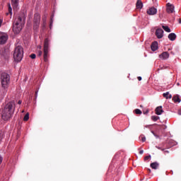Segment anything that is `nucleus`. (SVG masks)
Masks as SVG:
<instances>
[{
	"instance_id": "obj_32",
	"label": "nucleus",
	"mask_w": 181,
	"mask_h": 181,
	"mask_svg": "<svg viewBox=\"0 0 181 181\" xmlns=\"http://www.w3.org/2000/svg\"><path fill=\"white\" fill-rule=\"evenodd\" d=\"M153 135H154V136H156V138H159V136H158L156 134H155L154 132H151Z\"/></svg>"
},
{
	"instance_id": "obj_23",
	"label": "nucleus",
	"mask_w": 181,
	"mask_h": 181,
	"mask_svg": "<svg viewBox=\"0 0 181 181\" xmlns=\"http://www.w3.org/2000/svg\"><path fill=\"white\" fill-rule=\"evenodd\" d=\"M162 28L165 32H167L168 33H170L171 30L168 26L163 25Z\"/></svg>"
},
{
	"instance_id": "obj_17",
	"label": "nucleus",
	"mask_w": 181,
	"mask_h": 181,
	"mask_svg": "<svg viewBox=\"0 0 181 181\" xmlns=\"http://www.w3.org/2000/svg\"><path fill=\"white\" fill-rule=\"evenodd\" d=\"M173 101H174V103H180V96L179 95H174L173 97Z\"/></svg>"
},
{
	"instance_id": "obj_28",
	"label": "nucleus",
	"mask_w": 181,
	"mask_h": 181,
	"mask_svg": "<svg viewBox=\"0 0 181 181\" xmlns=\"http://www.w3.org/2000/svg\"><path fill=\"white\" fill-rule=\"evenodd\" d=\"M160 129H166L167 127L165 124H162L160 126Z\"/></svg>"
},
{
	"instance_id": "obj_11",
	"label": "nucleus",
	"mask_w": 181,
	"mask_h": 181,
	"mask_svg": "<svg viewBox=\"0 0 181 181\" xmlns=\"http://www.w3.org/2000/svg\"><path fill=\"white\" fill-rule=\"evenodd\" d=\"M160 59H162V60H166L167 59H169V52H163L161 54L159 55Z\"/></svg>"
},
{
	"instance_id": "obj_4",
	"label": "nucleus",
	"mask_w": 181,
	"mask_h": 181,
	"mask_svg": "<svg viewBox=\"0 0 181 181\" xmlns=\"http://www.w3.org/2000/svg\"><path fill=\"white\" fill-rule=\"evenodd\" d=\"M13 59L17 62L22 61V59H23V47L22 46L16 47L13 53Z\"/></svg>"
},
{
	"instance_id": "obj_35",
	"label": "nucleus",
	"mask_w": 181,
	"mask_h": 181,
	"mask_svg": "<svg viewBox=\"0 0 181 181\" xmlns=\"http://www.w3.org/2000/svg\"><path fill=\"white\" fill-rule=\"evenodd\" d=\"M178 115H181V109L178 110Z\"/></svg>"
},
{
	"instance_id": "obj_5",
	"label": "nucleus",
	"mask_w": 181,
	"mask_h": 181,
	"mask_svg": "<svg viewBox=\"0 0 181 181\" xmlns=\"http://www.w3.org/2000/svg\"><path fill=\"white\" fill-rule=\"evenodd\" d=\"M50 57V54H49V39L46 38L44 40L43 47V59L45 63L49 62V58Z\"/></svg>"
},
{
	"instance_id": "obj_20",
	"label": "nucleus",
	"mask_w": 181,
	"mask_h": 181,
	"mask_svg": "<svg viewBox=\"0 0 181 181\" xmlns=\"http://www.w3.org/2000/svg\"><path fill=\"white\" fill-rule=\"evenodd\" d=\"M8 12L6 13V16L8 15H11V16H12V7L11 6V4H8Z\"/></svg>"
},
{
	"instance_id": "obj_7",
	"label": "nucleus",
	"mask_w": 181,
	"mask_h": 181,
	"mask_svg": "<svg viewBox=\"0 0 181 181\" xmlns=\"http://www.w3.org/2000/svg\"><path fill=\"white\" fill-rule=\"evenodd\" d=\"M8 40V35L0 33V45H5Z\"/></svg>"
},
{
	"instance_id": "obj_21",
	"label": "nucleus",
	"mask_w": 181,
	"mask_h": 181,
	"mask_svg": "<svg viewBox=\"0 0 181 181\" xmlns=\"http://www.w3.org/2000/svg\"><path fill=\"white\" fill-rule=\"evenodd\" d=\"M163 96L164 97V98H166V100H168V98H172V95L169 93V92H166L165 93L163 94Z\"/></svg>"
},
{
	"instance_id": "obj_18",
	"label": "nucleus",
	"mask_w": 181,
	"mask_h": 181,
	"mask_svg": "<svg viewBox=\"0 0 181 181\" xmlns=\"http://www.w3.org/2000/svg\"><path fill=\"white\" fill-rule=\"evenodd\" d=\"M150 166L152 169L156 170L159 168V163H158V162L152 163H151Z\"/></svg>"
},
{
	"instance_id": "obj_25",
	"label": "nucleus",
	"mask_w": 181,
	"mask_h": 181,
	"mask_svg": "<svg viewBox=\"0 0 181 181\" xmlns=\"http://www.w3.org/2000/svg\"><path fill=\"white\" fill-rule=\"evenodd\" d=\"M42 22H43L42 26H43L44 28H46V16H45L44 17H42Z\"/></svg>"
},
{
	"instance_id": "obj_37",
	"label": "nucleus",
	"mask_w": 181,
	"mask_h": 181,
	"mask_svg": "<svg viewBox=\"0 0 181 181\" xmlns=\"http://www.w3.org/2000/svg\"><path fill=\"white\" fill-rule=\"evenodd\" d=\"M144 112V114H148V112H149V110H146V112Z\"/></svg>"
},
{
	"instance_id": "obj_2",
	"label": "nucleus",
	"mask_w": 181,
	"mask_h": 181,
	"mask_svg": "<svg viewBox=\"0 0 181 181\" xmlns=\"http://www.w3.org/2000/svg\"><path fill=\"white\" fill-rule=\"evenodd\" d=\"M25 25V14H22L21 16H18L13 23V31L18 35L22 30V28Z\"/></svg>"
},
{
	"instance_id": "obj_15",
	"label": "nucleus",
	"mask_w": 181,
	"mask_h": 181,
	"mask_svg": "<svg viewBox=\"0 0 181 181\" xmlns=\"http://www.w3.org/2000/svg\"><path fill=\"white\" fill-rule=\"evenodd\" d=\"M151 47L153 52H156L158 50V42H152Z\"/></svg>"
},
{
	"instance_id": "obj_41",
	"label": "nucleus",
	"mask_w": 181,
	"mask_h": 181,
	"mask_svg": "<svg viewBox=\"0 0 181 181\" xmlns=\"http://www.w3.org/2000/svg\"><path fill=\"white\" fill-rule=\"evenodd\" d=\"M35 95L37 96V91L35 92Z\"/></svg>"
},
{
	"instance_id": "obj_31",
	"label": "nucleus",
	"mask_w": 181,
	"mask_h": 181,
	"mask_svg": "<svg viewBox=\"0 0 181 181\" xmlns=\"http://www.w3.org/2000/svg\"><path fill=\"white\" fill-rule=\"evenodd\" d=\"M141 141H142V142H145V141H146V138L145 136H142Z\"/></svg>"
},
{
	"instance_id": "obj_12",
	"label": "nucleus",
	"mask_w": 181,
	"mask_h": 181,
	"mask_svg": "<svg viewBox=\"0 0 181 181\" xmlns=\"http://www.w3.org/2000/svg\"><path fill=\"white\" fill-rule=\"evenodd\" d=\"M156 114L157 115H162V113L163 112V110L162 109V106H158L155 110Z\"/></svg>"
},
{
	"instance_id": "obj_27",
	"label": "nucleus",
	"mask_w": 181,
	"mask_h": 181,
	"mask_svg": "<svg viewBox=\"0 0 181 181\" xmlns=\"http://www.w3.org/2000/svg\"><path fill=\"white\" fill-rule=\"evenodd\" d=\"M151 119H152V121L156 122V121H158V119H159V117L158 116H152Z\"/></svg>"
},
{
	"instance_id": "obj_9",
	"label": "nucleus",
	"mask_w": 181,
	"mask_h": 181,
	"mask_svg": "<svg viewBox=\"0 0 181 181\" xmlns=\"http://www.w3.org/2000/svg\"><path fill=\"white\" fill-rule=\"evenodd\" d=\"M175 11V6L170 4H167V12L168 13H173Z\"/></svg>"
},
{
	"instance_id": "obj_30",
	"label": "nucleus",
	"mask_w": 181,
	"mask_h": 181,
	"mask_svg": "<svg viewBox=\"0 0 181 181\" xmlns=\"http://www.w3.org/2000/svg\"><path fill=\"white\" fill-rule=\"evenodd\" d=\"M149 159H151V155L144 157V160H149Z\"/></svg>"
},
{
	"instance_id": "obj_42",
	"label": "nucleus",
	"mask_w": 181,
	"mask_h": 181,
	"mask_svg": "<svg viewBox=\"0 0 181 181\" xmlns=\"http://www.w3.org/2000/svg\"><path fill=\"white\" fill-rule=\"evenodd\" d=\"M22 112H25V110H23Z\"/></svg>"
},
{
	"instance_id": "obj_6",
	"label": "nucleus",
	"mask_w": 181,
	"mask_h": 181,
	"mask_svg": "<svg viewBox=\"0 0 181 181\" xmlns=\"http://www.w3.org/2000/svg\"><path fill=\"white\" fill-rule=\"evenodd\" d=\"M33 28L34 29H37L39 26L40 25V14L35 13L34 15V20H33Z\"/></svg>"
},
{
	"instance_id": "obj_1",
	"label": "nucleus",
	"mask_w": 181,
	"mask_h": 181,
	"mask_svg": "<svg viewBox=\"0 0 181 181\" xmlns=\"http://www.w3.org/2000/svg\"><path fill=\"white\" fill-rule=\"evenodd\" d=\"M16 104L15 102L11 101L8 103L4 110H3L1 118L4 121H9L12 118L13 113L15 112Z\"/></svg>"
},
{
	"instance_id": "obj_36",
	"label": "nucleus",
	"mask_w": 181,
	"mask_h": 181,
	"mask_svg": "<svg viewBox=\"0 0 181 181\" xmlns=\"http://www.w3.org/2000/svg\"><path fill=\"white\" fill-rule=\"evenodd\" d=\"M140 155H142L144 153V150H141L139 151Z\"/></svg>"
},
{
	"instance_id": "obj_33",
	"label": "nucleus",
	"mask_w": 181,
	"mask_h": 181,
	"mask_svg": "<svg viewBox=\"0 0 181 181\" xmlns=\"http://www.w3.org/2000/svg\"><path fill=\"white\" fill-rule=\"evenodd\" d=\"M137 79L139 80V81H141V80H142V77L138 76V77H137Z\"/></svg>"
},
{
	"instance_id": "obj_14",
	"label": "nucleus",
	"mask_w": 181,
	"mask_h": 181,
	"mask_svg": "<svg viewBox=\"0 0 181 181\" xmlns=\"http://www.w3.org/2000/svg\"><path fill=\"white\" fill-rule=\"evenodd\" d=\"M176 34H175L174 33H171L168 35V39L169 40H171V42L176 40Z\"/></svg>"
},
{
	"instance_id": "obj_34",
	"label": "nucleus",
	"mask_w": 181,
	"mask_h": 181,
	"mask_svg": "<svg viewBox=\"0 0 181 181\" xmlns=\"http://www.w3.org/2000/svg\"><path fill=\"white\" fill-rule=\"evenodd\" d=\"M2 160H3L2 156H0V165L1 163H2Z\"/></svg>"
},
{
	"instance_id": "obj_39",
	"label": "nucleus",
	"mask_w": 181,
	"mask_h": 181,
	"mask_svg": "<svg viewBox=\"0 0 181 181\" xmlns=\"http://www.w3.org/2000/svg\"><path fill=\"white\" fill-rule=\"evenodd\" d=\"M18 104L19 105L22 104V100H18Z\"/></svg>"
},
{
	"instance_id": "obj_16",
	"label": "nucleus",
	"mask_w": 181,
	"mask_h": 181,
	"mask_svg": "<svg viewBox=\"0 0 181 181\" xmlns=\"http://www.w3.org/2000/svg\"><path fill=\"white\" fill-rule=\"evenodd\" d=\"M11 5L13 9H16V8H18V5H19V0H11Z\"/></svg>"
},
{
	"instance_id": "obj_13",
	"label": "nucleus",
	"mask_w": 181,
	"mask_h": 181,
	"mask_svg": "<svg viewBox=\"0 0 181 181\" xmlns=\"http://www.w3.org/2000/svg\"><path fill=\"white\" fill-rule=\"evenodd\" d=\"M136 7L137 9H142V8H144V4L142 3V1L137 0L136 3Z\"/></svg>"
},
{
	"instance_id": "obj_8",
	"label": "nucleus",
	"mask_w": 181,
	"mask_h": 181,
	"mask_svg": "<svg viewBox=\"0 0 181 181\" xmlns=\"http://www.w3.org/2000/svg\"><path fill=\"white\" fill-rule=\"evenodd\" d=\"M156 35L158 39H162L163 37V30L162 28H158L156 30Z\"/></svg>"
},
{
	"instance_id": "obj_26",
	"label": "nucleus",
	"mask_w": 181,
	"mask_h": 181,
	"mask_svg": "<svg viewBox=\"0 0 181 181\" xmlns=\"http://www.w3.org/2000/svg\"><path fill=\"white\" fill-rule=\"evenodd\" d=\"M29 120V113H26L24 116L23 121H28Z\"/></svg>"
},
{
	"instance_id": "obj_29",
	"label": "nucleus",
	"mask_w": 181,
	"mask_h": 181,
	"mask_svg": "<svg viewBox=\"0 0 181 181\" xmlns=\"http://www.w3.org/2000/svg\"><path fill=\"white\" fill-rule=\"evenodd\" d=\"M30 57L31 59H36V54H31L30 55Z\"/></svg>"
},
{
	"instance_id": "obj_3",
	"label": "nucleus",
	"mask_w": 181,
	"mask_h": 181,
	"mask_svg": "<svg viewBox=\"0 0 181 181\" xmlns=\"http://www.w3.org/2000/svg\"><path fill=\"white\" fill-rule=\"evenodd\" d=\"M11 80V78L9 76V74L6 73H2L1 75V83L3 88V95H5L6 94V90L5 88H8V84H9V81Z\"/></svg>"
},
{
	"instance_id": "obj_24",
	"label": "nucleus",
	"mask_w": 181,
	"mask_h": 181,
	"mask_svg": "<svg viewBox=\"0 0 181 181\" xmlns=\"http://www.w3.org/2000/svg\"><path fill=\"white\" fill-rule=\"evenodd\" d=\"M134 112H135V114H136L137 115H141V114H142V111H141V110H139V109H136V110H134Z\"/></svg>"
},
{
	"instance_id": "obj_19",
	"label": "nucleus",
	"mask_w": 181,
	"mask_h": 181,
	"mask_svg": "<svg viewBox=\"0 0 181 181\" xmlns=\"http://www.w3.org/2000/svg\"><path fill=\"white\" fill-rule=\"evenodd\" d=\"M37 49H39V51L37 53V56L40 57H42V54H43V52H42V45H38Z\"/></svg>"
},
{
	"instance_id": "obj_10",
	"label": "nucleus",
	"mask_w": 181,
	"mask_h": 181,
	"mask_svg": "<svg viewBox=\"0 0 181 181\" xmlns=\"http://www.w3.org/2000/svg\"><path fill=\"white\" fill-rule=\"evenodd\" d=\"M158 10L155 7H151L147 10L148 15H156Z\"/></svg>"
},
{
	"instance_id": "obj_38",
	"label": "nucleus",
	"mask_w": 181,
	"mask_h": 181,
	"mask_svg": "<svg viewBox=\"0 0 181 181\" xmlns=\"http://www.w3.org/2000/svg\"><path fill=\"white\" fill-rule=\"evenodd\" d=\"M52 23H53V21H52V19H51L49 28H52Z\"/></svg>"
},
{
	"instance_id": "obj_40",
	"label": "nucleus",
	"mask_w": 181,
	"mask_h": 181,
	"mask_svg": "<svg viewBox=\"0 0 181 181\" xmlns=\"http://www.w3.org/2000/svg\"><path fill=\"white\" fill-rule=\"evenodd\" d=\"M148 172H149V173H151V169H147Z\"/></svg>"
},
{
	"instance_id": "obj_22",
	"label": "nucleus",
	"mask_w": 181,
	"mask_h": 181,
	"mask_svg": "<svg viewBox=\"0 0 181 181\" xmlns=\"http://www.w3.org/2000/svg\"><path fill=\"white\" fill-rule=\"evenodd\" d=\"M2 56H4L5 58L8 57V56L9 55V50L8 49H4L3 50V53L1 54Z\"/></svg>"
}]
</instances>
